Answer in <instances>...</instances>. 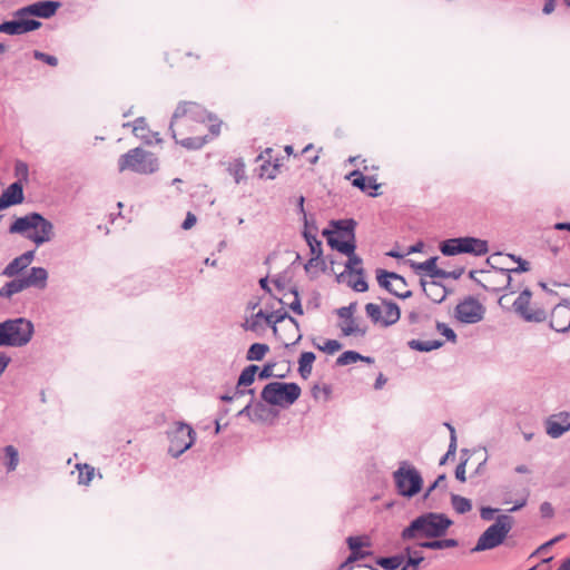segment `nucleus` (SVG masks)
Here are the masks:
<instances>
[{"label": "nucleus", "mask_w": 570, "mask_h": 570, "mask_svg": "<svg viewBox=\"0 0 570 570\" xmlns=\"http://www.w3.org/2000/svg\"><path fill=\"white\" fill-rule=\"evenodd\" d=\"M416 547L422 549L430 550H443L448 548H455L459 546V541L456 539L448 538H430V540L417 541L415 543Z\"/></svg>", "instance_id": "nucleus-23"}, {"label": "nucleus", "mask_w": 570, "mask_h": 570, "mask_svg": "<svg viewBox=\"0 0 570 570\" xmlns=\"http://www.w3.org/2000/svg\"><path fill=\"white\" fill-rule=\"evenodd\" d=\"M362 358V355L355 351H345L336 358L337 366H345L357 362Z\"/></svg>", "instance_id": "nucleus-41"}, {"label": "nucleus", "mask_w": 570, "mask_h": 570, "mask_svg": "<svg viewBox=\"0 0 570 570\" xmlns=\"http://www.w3.org/2000/svg\"><path fill=\"white\" fill-rule=\"evenodd\" d=\"M394 482L400 495L413 498L423 487V478L421 473L407 462H402L393 473Z\"/></svg>", "instance_id": "nucleus-9"}, {"label": "nucleus", "mask_w": 570, "mask_h": 570, "mask_svg": "<svg viewBox=\"0 0 570 570\" xmlns=\"http://www.w3.org/2000/svg\"><path fill=\"white\" fill-rule=\"evenodd\" d=\"M230 175H233L235 183L239 184L245 178V164L243 159H236L228 168Z\"/></svg>", "instance_id": "nucleus-42"}, {"label": "nucleus", "mask_w": 570, "mask_h": 570, "mask_svg": "<svg viewBox=\"0 0 570 570\" xmlns=\"http://www.w3.org/2000/svg\"><path fill=\"white\" fill-rule=\"evenodd\" d=\"M376 281H377L380 287L384 288L390 294L394 293V289L392 288L391 281L387 277V271L386 269H382V268H377L376 269Z\"/></svg>", "instance_id": "nucleus-46"}, {"label": "nucleus", "mask_w": 570, "mask_h": 570, "mask_svg": "<svg viewBox=\"0 0 570 570\" xmlns=\"http://www.w3.org/2000/svg\"><path fill=\"white\" fill-rule=\"evenodd\" d=\"M531 298H532L531 289L524 288L512 304L514 312L525 322H532V323L544 322L547 320V313L543 308H535V309L529 308Z\"/></svg>", "instance_id": "nucleus-13"}, {"label": "nucleus", "mask_w": 570, "mask_h": 570, "mask_svg": "<svg viewBox=\"0 0 570 570\" xmlns=\"http://www.w3.org/2000/svg\"><path fill=\"white\" fill-rule=\"evenodd\" d=\"M382 304L385 307V316H382V325L387 327L395 324L401 317L399 305L389 299H382Z\"/></svg>", "instance_id": "nucleus-27"}, {"label": "nucleus", "mask_w": 570, "mask_h": 570, "mask_svg": "<svg viewBox=\"0 0 570 570\" xmlns=\"http://www.w3.org/2000/svg\"><path fill=\"white\" fill-rule=\"evenodd\" d=\"M35 326L26 317L0 322V347H23L32 338Z\"/></svg>", "instance_id": "nucleus-3"}, {"label": "nucleus", "mask_w": 570, "mask_h": 570, "mask_svg": "<svg viewBox=\"0 0 570 570\" xmlns=\"http://www.w3.org/2000/svg\"><path fill=\"white\" fill-rule=\"evenodd\" d=\"M499 511L497 508L492 507H482L480 509V517L484 521H491L494 518V514Z\"/></svg>", "instance_id": "nucleus-62"}, {"label": "nucleus", "mask_w": 570, "mask_h": 570, "mask_svg": "<svg viewBox=\"0 0 570 570\" xmlns=\"http://www.w3.org/2000/svg\"><path fill=\"white\" fill-rule=\"evenodd\" d=\"M348 286L352 287L355 292L364 293L368 289V284L365 279V275L358 276L354 282L348 281Z\"/></svg>", "instance_id": "nucleus-58"}, {"label": "nucleus", "mask_w": 570, "mask_h": 570, "mask_svg": "<svg viewBox=\"0 0 570 570\" xmlns=\"http://www.w3.org/2000/svg\"><path fill=\"white\" fill-rule=\"evenodd\" d=\"M346 178L352 179V186L358 188L361 191H366L368 188L377 189L380 187L374 176H364L358 169L351 171Z\"/></svg>", "instance_id": "nucleus-22"}, {"label": "nucleus", "mask_w": 570, "mask_h": 570, "mask_svg": "<svg viewBox=\"0 0 570 570\" xmlns=\"http://www.w3.org/2000/svg\"><path fill=\"white\" fill-rule=\"evenodd\" d=\"M4 454L8 458V462L6 463L8 472L14 471L19 463L18 450L13 445H7L4 448Z\"/></svg>", "instance_id": "nucleus-40"}, {"label": "nucleus", "mask_w": 570, "mask_h": 570, "mask_svg": "<svg viewBox=\"0 0 570 570\" xmlns=\"http://www.w3.org/2000/svg\"><path fill=\"white\" fill-rule=\"evenodd\" d=\"M322 235L323 237L326 238L327 240V245L334 249V250H337V244H343L344 242H342L338 237H336L335 235V229H328V228H324L322 230Z\"/></svg>", "instance_id": "nucleus-54"}, {"label": "nucleus", "mask_w": 570, "mask_h": 570, "mask_svg": "<svg viewBox=\"0 0 570 570\" xmlns=\"http://www.w3.org/2000/svg\"><path fill=\"white\" fill-rule=\"evenodd\" d=\"M356 307H357V303L356 302H352L350 303L347 306H343V307H340L336 309V314L338 317L341 318H344V320H353V315L356 311Z\"/></svg>", "instance_id": "nucleus-53"}, {"label": "nucleus", "mask_w": 570, "mask_h": 570, "mask_svg": "<svg viewBox=\"0 0 570 570\" xmlns=\"http://www.w3.org/2000/svg\"><path fill=\"white\" fill-rule=\"evenodd\" d=\"M336 247L338 253L347 256L345 269L350 275H365V269L361 266L363 264V259L355 254L356 244H353L352 242H344L343 244H337Z\"/></svg>", "instance_id": "nucleus-14"}, {"label": "nucleus", "mask_w": 570, "mask_h": 570, "mask_svg": "<svg viewBox=\"0 0 570 570\" xmlns=\"http://www.w3.org/2000/svg\"><path fill=\"white\" fill-rule=\"evenodd\" d=\"M14 175L19 178L18 180L28 181L29 168L28 165L22 160H17L14 164Z\"/></svg>", "instance_id": "nucleus-51"}, {"label": "nucleus", "mask_w": 570, "mask_h": 570, "mask_svg": "<svg viewBox=\"0 0 570 570\" xmlns=\"http://www.w3.org/2000/svg\"><path fill=\"white\" fill-rule=\"evenodd\" d=\"M346 542L351 552L347 559L341 566V568L348 567L350 564L363 560L373 554L372 551L362 550L364 546H368V542H364L361 537H348Z\"/></svg>", "instance_id": "nucleus-17"}, {"label": "nucleus", "mask_w": 570, "mask_h": 570, "mask_svg": "<svg viewBox=\"0 0 570 570\" xmlns=\"http://www.w3.org/2000/svg\"><path fill=\"white\" fill-rule=\"evenodd\" d=\"M302 235L309 247L312 256L323 258L322 242L317 239L316 235L309 230H303Z\"/></svg>", "instance_id": "nucleus-33"}, {"label": "nucleus", "mask_w": 570, "mask_h": 570, "mask_svg": "<svg viewBox=\"0 0 570 570\" xmlns=\"http://www.w3.org/2000/svg\"><path fill=\"white\" fill-rule=\"evenodd\" d=\"M61 2L56 0H41L30 3L28 6L21 7L12 12V17L17 18V20L27 21L29 23H35L33 27H29L23 30V35L36 31L41 28L42 22L33 19L31 17L40 18V19H50L52 18L57 11L61 8Z\"/></svg>", "instance_id": "nucleus-4"}, {"label": "nucleus", "mask_w": 570, "mask_h": 570, "mask_svg": "<svg viewBox=\"0 0 570 570\" xmlns=\"http://www.w3.org/2000/svg\"><path fill=\"white\" fill-rule=\"evenodd\" d=\"M77 466L79 470V475H78L79 483L88 485L94 478L95 469L88 464H83V466L78 464Z\"/></svg>", "instance_id": "nucleus-44"}, {"label": "nucleus", "mask_w": 570, "mask_h": 570, "mask_svg": "<svg viewBox=\"0 0 570 570\" xmlns=\"http://www.w3.org/2000/svg\"><path fill=\"white\" fill-rule=\"evenodd\" d=\"M547 434L552 439L562 436L570 430V413L561 412L558 415L551 416L546 422Z\"/></svg>", "instance_id": "nucleus-16"}, {"label": "nucleus", "mask_w": 570, "mask_h": 570, "mask_svg": "<svg viewBox=\"0 0 570 570\" xmlns=\"http://www.w3.org/2000/svg\"><path fill=\"white\" fill-rule=\"evenodd\" d=\"M167 434L169 440L168 453L173 458L180 456L196 441V432L189 424L184 422H176Z\"/></svg>", "instance_id": "nucleus-10"}, {"label": "nucleus", "mask_w": 570, "mask_h": 570, "mask_svg": "<svg viewBox=\"0 0 570 570\" xmlns=\"http://www.w3.org/2000/svg\"><path fill=\"white\" fill-rule=\"evenodd\" d=\"M27 264L23 263L20 256L13 258L2 271V275L7 277H16L27 268Z\"/></svg>", "instance_id": "nucleus-35"}, {"label": "nucleus", "mask_w": 570, "mask_h": 570, "mask_svg": "<svg viewBox=\"0 0 570 570\" xmlns=\"http://www.w3.org/2000/svg\"><path fill=\"white\" fill-rule=\"evenodd\" d=\"M301 393L295 382H271L263 387L261 399L269 405L288 406L298 400Z\"/></svg>", "instance_id": "nucleus-6"}, {"label": "nucleus", "mask_w": 570, "mask_h": 570, "mask_svg": "<svg viewBox=\"0 0 570 570\" xmlns=\"http://www.w3.org/2000/svg\"><path fill=\"white\" fill-rule=\"evenodd\" d=\"M33 58L36 60L42 61L51 67H56L58 65V58L56 56L35 50L33 51Z\"/></svg>", "instance_id": "nucleus-55"}, {"label": "nucleus", "mask_w": 570, "mask_h": 570, "mask_svg": "<svg viewBox=\"0 0 570 570\" xmlns=\"http://www.w3.org/2000/svg\"><path fill=\"white\" fill-rule=\"evenodd\" d=\"M464 273V267H458L453 271L442 269L439 278L459 279Z\"/></svg>", "instance_id": "nucleus-59"}, {"label": "nucleus", "mask_w": 570, "mask_h": 570, "mask_svg": "<svg viewBox=\"0 0 570 570\" xmlns=\"http://www.w3.org/2000/svg\"><path fill=\"white\" fill-rule=\"evenodd\" d=\"M453 524V521L444 513L424 512L415 517L401 532L403 541L421 538H442Z\"/></svg>", "instance_id": "nucleus-1"}, {"label": "nucleus", "mask_w": 570, "mask_h": 570, "mask_svg": "<svg viewBox=\"0 0 570 570\" xmlns=\"http://www.w3.org/2000/svg\"><path fill=\"white\" fill-rule=\"evenodd\" d=\"M266 404L263 400L253 403V422L266 420L268 413Z\"/></svg>", "instance_id": "nucleus-43"}, {"label": "nucleus", "mask_w": 570, "mask_h": 570, "mask_svg": "<svg viewBox=\"0 0 570 570\" xmlns=\"http://www.w3.org/2000/svg\"><path fill=\"white\" fill-rule=\"evenodd\" d=\"M445 480H446V475L444 473L440 474L436 478V480L428 488L426 492L424 493V499H426L431 494V492L434 491L441 484H443V488L445 489L446 488Z\"/></svg>", "instance_id": "nucleus-60"}, {"label": "nucleus", "mask_w": 570, "mask_h": 570, "mask_svg": "<svg viewBox=\"0 0 570 570\" xmlns=\"http://www.w3.org/2000/svg\"><path fill=\"white\" fill-rule=\"evenodd\" d=\"M304 219V229L303 230H309L311 233L315 234L318 230V227L316 225V222L314 218H308L306 214L303 215Z\"/></svg>", "instance_id": "nucleus-64"}, {"label": "nucleus", "mask_w": 570, "mask_h": 570, "mask_svg": "<svg viewBox=\"0 0 570 570\" xmlns=\"http://www.w3.org/2000/svg\"><path fill=\"white\" fill-rule=\"evenodd\" d=\"M193 109H197V104L196 102H191V101H181L177 105L174 114H173V117H171V121H170V125H169V130L171 132V136L174 139H176V132H175V129H174V122L179 119V118H183V117H186L188 116L189 111L193 110Z\"/></svg>", "instance_id": "nucleus-28"}, {"label": "nucleus", "mask_w": 570, "mask_h": 570, "mask_svg": "<svg viewBox=\"0 0 570 570\" xmlns=\"http://www.w3.org/2000/svg\"><path fill=\"white\" fill-rule=\"evenodd\" d=\"M451 504L453 509L460 514L468 513L472 509L471 500L459 494H451Z\"/></svg>", "instance_id": "nucleus-38"}, {"label": "nucleus", "mask_w": 570, "mask_h": 570, "mask_svg": "<svg viewBox=\"0 0 570 570\" xmlns=\"http://www.w3.org/2000/svg\"><path fill=\"white\" fill-rule=\"evenodd\" d=\"M10 234L23 235L37 246L48 243L53 237V224L37 212L17 217L9 227Z\"/></svg>", "instance_id": "nucleus-2"}, {"label": "nucleus", "mask_w": 570, "mask_h": 570, "mask_svg": "<svg viewBox=\"0 0 570 570\" xmlns=\"http://www.w3.org/2000/svg\"><path fill=\"white\" fill-rule=\"evenodd\" d=\"M342 332L345 336L351 335H360L364 336L366 334V328H361L355 324V320H348V324L344 327H342Z\"/></svg>", "instance_id": "nucleus-49"}, {"label": "nucleus", "mask_w": 570, "mask_h": 570, "mask_svg": "<svg viewBox=\"0 0 570 570\" xmlns=\"http://www.w3.org/2000/svg\"><path fill=\"white\" fill-rule=\"evenodd\" d=\"M20 278L26 289L29 287L45 289L47 287L48 272L43 267H31L29 273Z\"/></svg>", "instance_id": "nucleus-19"}, {"label": "nucleus", "mask_w": 570, "mask_h": 570, "mask_svg": "<svg viewBox=\"0 0 570 570\" xmlns=\"http://www.w3.org/2000/svg\"><path fill=\"white\" fill-rule=\"evenodd\" d=\"M439 248L444 256H455L459 254L483 256L489 252V244L484 239L463 236L445 239L440 243Z\"/></svg>", "instance_id": "nucleus-8"}, {"label": "nucleus", "mask_w": 570, "mask_h": 570, "mask_svg": "<svg viewBox=\"0 0 570 570\" xmlns=\"http://www.w3.org/2000/svg\"><path fill=\"white\" fill-rule=\"evenodd\" d=\"M33 24L35 23L17 20V18L4 20L0 23V33H6L9 36H21L23 35V30L31 26L33 27Z\"/></svg>", "instance_id": "nucleus-24"}, {"label": "nucleus", "mask_w": 570, "mask_h": 570, "mask_svg": "<svg viewBox=\"0 0 570 570\" xmlns=\"http://www.w3.org/2000/svg\"><path fill=\"white\" fill-rule=\"evenodd\" d=\"M342 348V344L336 340H326L318 350L328 354H334Z\"/></svg>", "instance_id": "nucleus-57"}, {"label": "nucleus", "mask_w": 570, "mask_h": 570, "mask_svg": "<svg viewBox=\"0 0 570 570\" xmlns=\"http://www.w3.org/2000/svg\"><path fill=\"white\" fill-rule=\"evenodd\" d=\"M356 222L353 218L346 219H333L331 220V226L335 229V234L342 238V242H352L356 244L355 240V228Z\"/></svg>", "instance_id": "nucleus-18"}, {"label": "nucleus", "mask_w": 570, "mask_h": 570, "mask_svg": "<svg viewBox=\"0 0 570 570\" xmlns=\"http://www.w3.org/2000/svg\"><path fill=\"white\" fill-rule=\"evenodd\" d=\"M365 313L367 317L371 318V321L375 324L380 323L382 325V311L381 307L377 304L374 303H367L365 305Z\"/></svg>", "instance_id": "nucleus-45"}, {"label": "nucleus", "mask_w": 570, "mask_h": 570, "mask_svg": "<svg viewBox=\"0 0 570 570\" xmlns=\"http://www.w3.org/2000/svg\"><path fill=\"white\" fill-rule=\"evenodd\" d=\"M289 293L294 295V299L288 304V308L297 315H303L304 311L302 307L298 289L296 287H292Z\"/></svg>", "instance_id": "nucleus-50"}, {"label": "nucleus", "mask_w": 570, "mask_h": 570, "mask_svg": "<svg viewBox=\"0 0 570 570\" xmlns=\"http://www.w3.org/2000/svg\"><path fill=\"white\" fill-rule=\"evenodd\" d=\"M468 460H469L468 458L462 459V461L455 468V478L460 482H465L466 481V478H465V465L468 463Z\"/></svg>", "instance_id": "nucleus-61"}, {"label": "nucleus", "mask_w": 570, "mask_h": 570, "mask_svg": "<svg viewBox=\"0 0 570 570\" xmlns=\"http://www.w3.org/2000/svg\"><path fill=\"white\" fill-rule=\"evenodd\" d=\"M188 117L191 119V120H195V121H205L206 119H212L210 115L202 107L197 104V109H193L189 111L188 114Z\"/></svg>", "instance_id": "nucleus-56"}, {"label": "nucleus", "mask_w": 570, "mask_h": 570, "mask_svg": "<svg viewBox=\"0 0 570 570\" xmlns=\"http://www.w3.org/2000/svg\"><path fill=\"white\" fill-rule=\"evenodd\" d=\"M147 130V122L144 117H139L134 121V128L132 131L137 137H140L141 139H145L148 144H150V140L147 139V136L145 135V131Z\"/></svg>", "instance_id": "nucleus-48"}, {"label": "nucleus", "mask_w": 570, "mask_h": 570, "mask_svg": "<svg viewBox=\"0 0 570 570\" xmlns=\"http://www.w3.org/2000/svg\"><path fill=\"white\" fill-rule=\"evenodd\" d=\"M316 360V355L313 352H303L298 358V373L306 380L312 373L313 363Z\"/></svg>", "instance_id": "nucleus-29"}, {"label": "nucleus", "mask_w": 570, "mask_h": 570, "mask_svg": "<svg viewBox=\"0 0 570 570\" xmlns=\"http://www.w3.org/2000/svg\"><path fill=\"white\" fill-rule=\"evenodd\" d=\"M269 351V346L264 343H253L246 353L248 361H262L265 354Z\"/></svg>", "instance_id": "nucleus-36"}, {"label": "nucleus", "mask_w": 570, "mask_h": 570, "mask_svg": "<svg viewBox=\"0 0 570 570\" xmlns=\"http://www.w3.org/2000/svg\"><path fill=\"white\" fill-rule=\"evenodd\" d=\"M485 307L473 296H468L461 301L455 309V318L464 324H475L484 318Z\"/></svg>", "instance_id": "nucleus-12"}, {"label": "nucleus", "mask_w": 570, "mask_h": 570, "mask_svg": "<svg viewBox=\"0 0 570 570\" xmlns=\"http://www.w3.org/2000/svg\"><path fill=\"white\" fill-rule=\"evenodd\" d=\"M436 330L440 332L441 335H443L449 342L455 343L456 342V334L455 332L445 323L436 322Z\"/></svg>", "instance_id": "nucleus-52"}, {"label": "nucleus", "mask_w": 570, "mask_h": 570, "mask_svg": "<svg viewBox=\"0 0 570 570\" xmlns=\"http://www.w3.org/2000/svg\"><path fill=\"white\" fill-rule=\"evenodd\" d=\"M11 206L19 205L24 200L23 184L17 180L10 184L1 194Z\"/></svg>", "instance_id": "nucleus-25"}, {"label": "nucleus", "mask_w": 570, "mask_h": 570, "mask_svg": "<svg viewBox=\"0 0 570 570\" xmlns=\"http://www.w3.org/2000/svg\"><path fill=\"white\" fill-rule=\"evenodd\" d=\"M501 257V254H493L492 256L487 258V265L490 266L495 273L500 274L503 277V282L501 286L494 287L493 291L495 293L501 291H508L510 294L515 293V288L512 286V277L511 274L525 273L530 271V263L528 261L518 257V266L515 268H504L497 265V259Z\"/></svg>", "instance_id": "nucleus-11"}, {"label": "nucleus", "mask_w": 570, "mask_h": 570, "mask_svg": "<svg viewBox=\"0 0 570 570\" xmlns=\"http://www.w3.org/2000/svg\"><path fill=\"white\" fill-rule=\"evenodd\" d=\"M26 287L22 284V281L20 277L13 278L10 282H7L1 288H0V297L2 298H10L17 293H20L24 291Z\"/></svg>", "instance_id": "nucleus-32"}, {"label": "nucleus", "mask_w": 570, "mask_h": 570, "mask_svg": "<svg viewBox=\"0 0 570 570\" xmlns=\"http://www.w3.org/2000/svg\"><path fill=\"white\" fill-rule=\"evenodd\" d=\"M275 363L268 362L261 370H258L257 375L259 380H267L269 377L284 379L285 374H274L273 370L275 367Z\"/></svg>", "instance_id": "nucleus-47"}, {"label": "nucleus", "mask_w": 570, "mask_h": 570, "mask_svg": "<svg viewBox=\"0 0 570 570\" xmlns=\"http://www.w3.org/2000/svg\"><path fill=\"white\" fill-rule=\"evenodd\" d=\"M271 315H273V333L276 335L277 334V324L285 321V320H288L293 326L296 328V331H299V323L298 321L291 316L284 309H277V311H274L271 313Z\"/></svg>", "instance_id": "nucleus-37"}, {"label": "nucleus", "mask_w": 570, "mask_h": 570, "mask_svg": "<svg viewBox=\"0 0 570 570\" xmlns=\"http://www.w3.org/2000/svg\"><path fill=\"white\" fill-rule=\"evenodd\" d=\"M540 513L542 518H552L554 514V509L550 502H543L540 505Z\"/></svg>", "instance_id": "nucleus-63"}, {"label": "nucleus", "mask_w": 570, "mask_h": 570, "mask_svg": "<svg viewBox=\"0 0 570 570\" xmlns=\"http://www.w3.org/2000/svg\"><path fill=\"white\" fill-rule=\"evenodd\" d=\"M420 285L426 297L430 298L433 303H442L449 294L446 287L436 281L426 282L425 279L421 278Z\"/></svg>", "instance_id": "nucleus-20"}, {"label": "nucleus", "mask_w": 570, "mask_h": 570, "mask_svg": "<svg viewBox=\"0 0 570 570\" xmlns=\"http://www.w3.org/2000/svg\"><path fill=\"white\" fill-rule=\"evenodd\" d=\"M119 171L131 170L137 174H153L158 170V159L150 151L134 148L120 156Z\"/></svg>", "instance_id": "nucleus-7"}, {"label": "nucleus", "mask_w": 570, "mask_h": 570, "mask_svg": "<svg viewBox=\"0 0 570 570\" xmlns=\"http://www.w3.org/2000/svg\"><path fill=\"white\" fill-rule=\"evenodd\" d=\"M177 144L189 150L200 149L206 144V137H187L181 140L175 139Z\"/></svg>", "instance_id": "nucleus-39"}, {"label": "nucleus", "mask_w": 570, "mask_h": 570, "mask_svg": "<svg viewBox=\"0 0 570 570\" xmlns=\"http://www.w3.org/2000/svg\"><path fill=\"white\" fill-rule=\"evenodd\" d=\"M513 527V518L508 514H500L495 522L485 529L479 537L472 552L492 550L502 544Z\"/></svg>", "instance_id": "nucleus-5"}, {"label": "nucleus", "mask_w": 570, "mask_h": 570, "mask_svg": "<svg viewBox=\"0 0 570 570\" xmlns=\"http://www.w3.org/2000/svg\"><path fill=\"white\" fill-rule=\"evenodd\" d=\"M405 556L403 553H397L390 557H379L376 558L375 563L384 570H396L403 564Z\"/></svg>", "instance_id": "nucleus-31"}, {"label": "nucleus", "mask_w": 570, "mask_h": 570, "mask_svg": "<svg viewBox=\"0 0 570 570\" xmlns=\"http://www.w3.org/2000/svg\"><path fill=\"white\" fill-rule=\"evenodd\" d=\"M549 325L553 331L559 333L570 331V303L568 299H563L554 306Z\"/></svg>", "instance_id": "nucleus-15"}, {"label": "nucleus", "mask_w": 570, "mask_h": 570, "mask_svg": "<svg viewBox=\"0 0 570 570\" xmlns=\"http://www.w3.org/2000/svg\"><path fill=\"white\" fill-rule=\"evenodd\" d=\"M444 344L441 340H430V341H421V340H411L407 342V345L411 350L419 352H431L433 350H438L442 347Z\"/></svg>", "instance_id": "nucleus-30"}, {"label": "nucleus", "mask_w": 570, "mask_h": 570, "mask_svg": "<svg viewBox=\"0 0 570 570\" xmlns=\"http://www.w3.org/2000/svg\"><path fill=\"white\" fill-rule=\"evenodd\" d=\"M438 259H439L438 256H432V257L428 258L425 262H422V263L415 262L413 259H407L406 263L410 265V267L416 274H420V273L424 272L431 278H439L442 268H439L436 266Z\"/></svg>", "instance_id": "nucleus-21"}, {"label": "nucleus", "mask_w": 570, "mask_h": 570, "mask_svg": "<svg viewBox=\"0 0 570 570\" xmlns=\"http://www.w3.org/2000/svg\"><path fill=\"white\" fill-rule=\"evenodd\" d=\"M405 560L400 570H419V566L424 561L422 552L411 547H405L403 552Z\"/></svg>", "instance_id": "nucleus-26"}, {"label": "nucleus", "mask_w": 570, "mask_h": 570, "mask_svg": "<svg viewBox=\"0 0 570 570\" xmlns=\"http://www.w3.org/2000/svg\"><path fill=\"white\" fill-rule=\"evenodd\" d=\"M259 367L255 364L247 365L238 376V387H247L252 385L255 381V376L258 372Z\"/></svg>", "instance_id": "nucleus-34"}]
</instances>
